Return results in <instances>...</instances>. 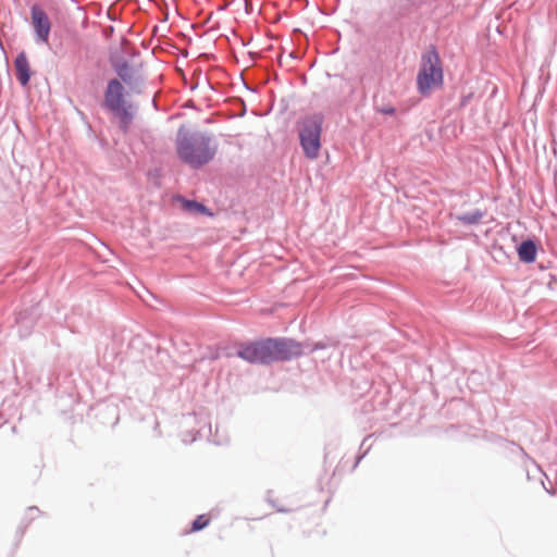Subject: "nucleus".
<instances>
[{"instance_id": "f257e3e1", "label": "nucleus", "mask_w": 557, "mask_h": 557, "mask_svg": "<svg viewBox=\"0 0 557 557\" xmlns=\"http://www.w3.org/2000/svg\"><path fill=\"white\" fill-rule=\"evenodd\" d=\"M146 88V78L134 73L128 81L121 82L117 78H110L103 91L101 108L117 121L119 128L126 133L133 124L138 106L127 99L129 95H141Z\"/></svg>"}, {"instance_id": "f03ea898", "label": "nucleus", "mask_w": 557, "mask_h": 557, "mask_svg": "<svg viewBox=\"0 0 557 557\" xmlns=\"http://www.w3.org/2000/svg\"><path fill=\"white\" fill-rule=\"evenodd\" d=\"M302 342L290 337H260L239 342L236 356L250 364L270 366L304 356Z\"/></svg>"}, {"instance_id": "7ed1b4c3", "label": "nucleus", "mask_w": 557, "mask_h": 557, "mask_svg": "<svg viewBox=\"0 0 557 557\" xmlns=\"http://www.w3.org/2000/svg\"><path fill=\"white\" fill-rule=\"evenodd\" d=\"M212 135L208 132L191 131L182 125L175 138L176 154L183 163L200 169L215 157L216 147L212 146Z\"/></svg>"}, {"instance_id": "20e7f679", "label": "nucleus", "mask_w": 557, "mask_h": 557, "mask_svg": "<svg viewBox=\"0 0 557 557\" xmlns=\"http://www.w3.org/2000/svg\"><path fill=\"white\" fill-rule=\"evenodd\" d=\"M417 90L422 97H429L433 90L444 85V70L435 45H429L421 54L420 67L416 78Z\"/></svg>"}, {"instance_id": "39448f33", "label": "nucleus", "mask_w": 557, "mask_h": 557, "mask_svg": "<svg viewBox=\"0 0 557 557\" xmlns=\"http://www.w3.org/2000/svg\"><path fill=\"white\" fill-rule=\"evenodd\" d=\"M324 121L325 116L322 112H313L296 122L299 145L307 159L314 160L319 157Z\"/></svg>"}, {"instance_id": "423d86ee", "label": "nucleus", "mask_w": 557, "mask_h": 557, "mask_svg": "<svg viewBox=\"0 0 557 557\" xmlns=\"http://www.w3.org/2000/svg\"><path fill=\"white\" fill-rule=\"evenodd\" d=\"M32 26L37 44H48L51 33V21L46 11L37 3L30 7Z\"/></svg>"}, {"instance_id": "0eeeda50", "label": "nucleus", "mask_w": 557, "mask_h": 557, "mask_svg": "<svg viewBox=\"0 0 557 557\" xmlns=\"http://www.w3.org/2000/svg\"><path fill=\"white\" fill-rule=\"evenodd\" d=\"M40 314L39 304H34L16 312L15 323L18 326L21 337H26L32 333Z\"/></svg>"}, {"instance_id": "6e6552de", "label": "nucleus", "mask_w": 557, "mask_h": 557, "mask_svg": "<svg viewBox=\"0 0 557 557\" xmlns=\"http://www.w3.org/2000/svg\"><path fill=\"white\" fill-rule=\"evenodd\" d=\"M109 64L113 72L116 74L117 79L123 82L128 81V76L133 74V66L131 62L125 58L122 50H111L108 57Z\"/></svg>"}, {"instance_id": "1a4fd4ad", "label": "nucleus", "mask_w": 557, "mask_h": 557, "mask_svg": "<svg viewBox=\"0 0 557 557\" xmlns=\"http://www.w3.org/2000/svg\"><path fill=\"white\" fill-rule=\"evenodd\" d=\"M421 9L420 2H410L409 0H395L391 5V15L395 22L410 18Z\"/></svg>"}, {"instance_id": "9d476101", "label": "nucleus", "mask_w": 557, "mask_h": 557, "mask_svg": "<svg viewBox=\"0 0 557 557\" xmlns=\"http://www.w3.org/2000/svg\"><path fill=\"white\" fill-rule=\"evenodd\" d=\"M539 242L534 237H527L522 239L520 244L516 246V251L519 261L524 264H531L535 262L539 252Z\"/></svg>"}, {"instance_id": "9b49d317", "label": "nucleus", "mask_w": 557, "mask_h": 557, "mask_svg": "<svg viewBox=\"0 0 557 557\" xmlns=\"http://www.w3.org/2000/svg\"><path fill=\"white\" fill-rule=\"evenodd\" d=\"M15 77L22 87L28 86L33 71L24 50L20 51L14 59Z\"/></svg>"}, {"instance_id": "f8f14e48", "label": "nucleus", "mask_w": 557, "mask_h": 557, "mask_svg": "<svg viewBox=\"0 0 557 557\" xmlns=\"http://www.w3.org/2000/svg\"><path fill=\"white\" fill-rule=\"evenodd\" d=\"M177 201L186 212L212 216L211 210L205 203L199 202L196 199H187L184 196H178Z\"/></svg>"}, {"instance_id": "ddd939ff", "label": "nucleus", "mask_w": 557, "mask_h": 557, "mask_svg": "<svg viewBox=\"0 0 557 557\" xmlns=\"http://www.w3.org/2000/svg\"><path fill=\"white\" fill-rule=\"evenodd\" d=\"M485 215V211L481 209H474L469 212H463L460 214H457L455 219L462 223L463 225H476L481 222L483 216Z\"/></svg>"}, {"instance_id": "4468645a", "label": "nucleus", "mask_w": 557, "mask_h": 557, "mask_svg": "<svg viewBox=\"0 0 557 557\" xmlns=\"http://www.w3.org/2000/svg\"><path fill=\"white\" fill-rule=\"evenodd\" d=\"M35 512H40L38 507L30 506V507L27 508V511H26L24 518L22 519V521H21V523H20V525L17 527V530H16V536L18 537V540L22 539V536L26 532V529L28 528L30 522L35 519V517H34Z\"/></svg>"}, {"instance_id": "2eb2a0df", "label": "nucleus", "mask_w": 557, "mask_h": 557, "mask_svg": "<svg viewBox=\"0 0 557 557\" xmlns=\"http://www.w3.org/2000/svg\"><path fill=\"white\" fill-rule=\"evenodd\" d=\"M302 344H304V349H305L304 355L311 354V352H314L318 350H323V349L330 348L332 346H335V344L331 343L330 341H319L313 344H309V343H302Z\"/></svg>"}, {"instance_id": "dca6fc26", "label": "nucleus", "mask_w": 557, "mask_h": 557, "mask_svg": "<svg viewBox=\"0 0 557 557\" xmlns=\"http://www.w3.org/2000/svg\"><path fill=\"white\" fill-rule=\"evenodd\" d=\"M209 523L210 518L207 515H199L191 521L189 532H199L207 528Z\"/></svg>"}, {"instance_id": "f3484780", "label": "nucleus", "mask_w": 557, "mask_h": 557, "mask_svg": "<svg viewBox=\"0 0 557 557\" xmlns=\"http://www.w3.org/2000/svg\"><path fill=\"white\" fill-rule=\"evenodd\" d=\"M533 467H534V470L540 473L542 476L545 478L546 482L541 479V483L544 487V490L549 494V495H555L556 494V490L553 487V483L552 481L549 480L548 475L542 471V469L540 468V466H537L536 463H533Z\"/></svg>"}, {"instance_id": "a211bd4d", "label": "nucleus", "mask_w": 557, "mask_h": 557, "mask_svg": "<svg viewBox=\"0 0 557 557\" xmlns=\"http://www.w3.org/2000/svg\"><path fill=\"white\" fill-rule=\"evenodd\" d=\"M376 112L384 114V115H394V114H396V108L391 104H387V106L376 108Z\"/></svg>"}, {"instance_id": "6ab92c4d", "label": "nucleus", "mask_w": 557, "mask_h": 557, "mask_svg": "<svg viewBox=\"0 0 557 557\" xmlns=\"http://www.w3.org/2000/svg\"><path fill=\"white\" fill-rule=\"evenodd\" d=\"M370 448H371V445H369L363 451H360L356 456L355 463L352 465L351 471H355L357 469V467L361 462V460L368 455Z\"/></svg>"}, {"instance_id": "aec40b11", "label": "nucleus", "mask_w": 557, "mask_h": 557, "mask_svg": "<svg viewBox=\"0 0 557 557\" xmlns=\"http://www.w3.org/2000/svg\"><path fill=\"white\" fill-rule=\"evenodd\" d=\"M472 98H473V94L472 92L462 95L460 97L459 107L460 108H466L468 106V103L471 101Z\"/></svg>"}, {"instance_id": "412c9836", "label": "nucleus", "mask_w": 557, "mask_h": 557, "mask_svg": "<svg viewBox=\"0 0 557 557\" xmlns=\"http://www.w3.org/2000/svg\"><path fill=\"white\" fill-rule=\"evenodd\" d=\"M372 435H368L363 438L361 445H360V450L363 448V446L366 445V443L368 442V440L371 437Z\"/></svg>"}, {"instance_id": "4be33fe9", "label": "nucleus", "mask_w": 557, "mask_h": 557, "mask_svg": "<svg viewBox=\"0 0 557 557\" xmlns=\"http://www.w3.org/2000/svg\"><path fill=\"white\" fill-rule=\"evenodd\" d=\"M108 17L110 18V21H115V17H113V14H109Z\"/></svg>"}, {"instance_id": "5701e85b", "label": "nucleus", "mask_w": 557, "mask_h": 557, "mask_svg": "<svg viewBox=\"0 0 557 557\" xmlns=\"http://www.w3.org/2000/svg\"><path fill=\"white\" fill-rule=\"evenodd\" d=\"M108 17L110 18V21H115V17H113V14H109Z\"/></svg>"}, {"instance_id": "b1692460", "label": "nucleus", "mask_w": 557, "mask_h": 557, "mask_svg": "<svg viewBox=\"0 0 557 557\" xmlns=\"http://www.w3.org/2000/svg\"><path fill=\"white\" fill-rule=\"evenodd\" d=\"M527 475H528V479L530 480L531 479V471L530 470H527Z\"/></svg>"}, {"instance_id": "393cba45", "label": "nucleus", "mask_w": 557, "mask_h": 557, "mask_svg": "<svg viewBox=\"0 0 557 557\" xmlns=\"http://www.w3.org/2000/svg\"><path fill=\"white\" fill-rule=\"evenodd\" d=\"M277 511H280V512H286L287 510H286V509H284V508H277Z\"/></svg>"}, {"instance_id": "a878e982", "label": "nucleus", "mask_w": 557, "mask_h": 557, "mask_svg": "<svg viewBox=\"0 0 557 557\" xmlns=\"http://www.w3.org/2000/svg\"><path fill=\"white\" fill-rule=\"evenodd\" d=\"M152 104H153V107H154V108H157V107H158V106H157V100H156V99H152Z\"/></svg>"}, {"instance_id": "bb28decb", "label": "nucleus", "mask_w": 557, "mask_h": 557, "mask_svg": "<svg viewBox=\"0 0 557 557\" xmlns=\"http://www.w3.org/2000/svg\"><path fill=\"white\" fill-rule=\"evenodd\" d=\"M549 277L552 278V281H555V277L553 274H549Z\"/></svg>"}, {"instance_id": "cd10ccee", "label": "nucleus", "mask_w": 557, "mask_h": 557, "mask_svg": "<svg viewBox=\"0 0 557 557\" xmlns=\"http://www.w3.org/2000/svg\"><path fill=\"white\" fill-rule=\"evenodd\" d=\"M539 267H540V269H541V270H544V269H545V267H544V265H542V264H540Z\"/></svg>"}, {"instance_id": "c85d7f7f", "label": "nucleus", "mask_w": 557, "mask_h": 557, "mask_svg": "<svg viewBox=\"0 0 557 557\" xmlns=\"http://www.w3.org/2000/svg\"><path fill=\"white\" fill-rule=\"evenodd\" d=\"M410 2H418L417 0H409Z\"/></svg>"}]
</instances>
